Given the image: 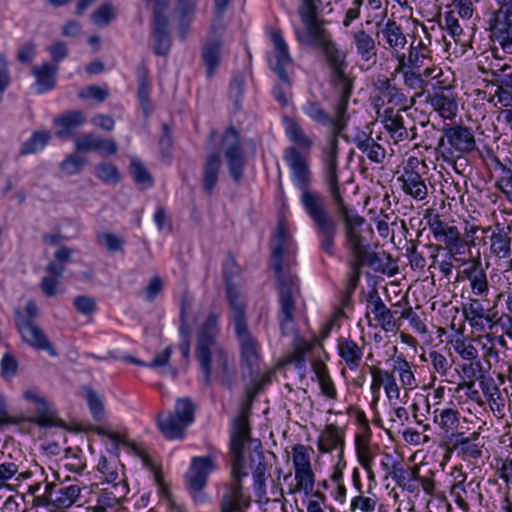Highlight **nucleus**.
Listing matches in <instances>:
<instances>
[{
	"instance_id": "f3484780",
	"label": "nucleus",
	"mask_w": 512,
	"mask_h": 512,
	"mask_svg": "<svg viewBox=\"0 0 512 512\" xmlns=\"http://www.w3.org/2000/svg\"><path fill=\"white\" fill-rule=\"evenodd\" d=\"M419 166L423 169L426 168L424 162H420L417 159H410L407 167L404 168L402 175L398 178V181L402 183V190L409 196L416 200H424L428 194V188L423 179Z\"/></svg>"
},
{
	"instance_id": "2eb2a0df",
	"label": "nucleus",
	"mask_w": 512,
	"mask_h": 512,
	"mask_svg": "<svg viewBox=\"0 0 512 512\" xmlns=\"http://www.w3.org/2000/svg\"><path fill=\"white\" fill-rule=\"evenodd\" d=\"M270 39L274 46V52L268 58L269 66L279 77L280 81L286 85L287 89H290L291 81L285 69L293 63V59L289 54L288 45L278 30L270 32Z\"/></svg>"
},
{
	"instance_id": "7c9ffc66",
	"label": "nucleus",
	"mask_w": 512,
	"mask_h": 512,
	"mask_svg": "<svg viewBox=\"0 0 512 512\" xmlns=\"http://www.w3.org/2000/svg\"><path fill=\"white\" fill-rule=\"evenodd\" d=\"M59 67L56 64L44 62L32 68L35 77V86L39 94L52 90L56 85V76Z\"/></svg>"
},
{
	"instance_id": "a18cd8bd",
	"label": "nucleus",
	"mask_w": 512,
	"mask_h": 512,
	"mask_svg": "<svg viewBox=\"0 0 512 512\" xmlns=\"http://www.w3.org/2000/svg\"><path fill=\"white\" fill-rule=\"evenodd\" d=\"M461 372L467 381L460 384V388L471 390L475 386V381L480 380L484 376V368L481 360H470L460 366Z\"/></svg>"
},
{
	"instance_id": "39448f33",
	"label": "nucleus",
	"mask_w": 512,
	"mask_h": 512,
	"mask_svg": "<svg viewBox=\"0 0 512 512\" xmlns=\"http://www.w3.org/2000/svg\"><path fill=\"white\" fill-rule=\"evenodd\" d=\"M195 419V405L188 397L176 400L173 412H161L157 416V424L161 433L169 440H180L185 430Z\"/></svg>"
},
{
	"instance_id": "cd10ccee",
	"label": "nucleus",
	"mask_w": 512,
	"mask_h": 512,
	"mask_svg": "<svg viewBox=\"0 0 512 512\" xmlns=\"http://www.w3.org/2000/svg\"><path fill=\"white\" fill-rule=\"evenodd\" d=\"M389 476L403 490L410 493L418 491V486L415 484V479L418 478L417 467L405 466L400 461L393 462L389 470Z\"/></svg>"
},
{
	"instance_id": "5fc2aeb1",
	"label": "nucleus",
	"mask_w": 512,
	"mask_h": 512,
	"mask_svg": "<svg viewBox=\"0 0 512 512\" xmlns=\"http://www.w3.org/2000/svg\"><path fill=\"white\" fill-rule=\"evenodd\" d=\"M296 486L291 490L292 493L303 491L305 495L313 492L315 475L312 468L295 471Z\"/></svg>"
},
{
	"instance_id": "bf43d9fd",
	"label": "nucleus",
	"mask_w": 512,
	"mask_h": 512,
	"mask_svg": "<svg viewBox=\"0 0 512 512\" xmlns=\"http://www.w3.org/2000/svg\"><path fill=\"white\" fill-rule=\"evenodd\" d=\"M310 450L312 449L302 444H297L293 447L292 460L295 471L312 468L310 463Z\"/></svg>"
},
{
	"instance_id": "ea45409f",
	"label": "nucleus",
	"mask_w": 512,
	"mask_h": 512,
	"mask_svg": "<svg viewBox=\"0 0 512 512\" xmlns=\"http://www.w3.org/2000/svg\"><path fill=\"white\" fill-rule=\"evenodd\" d=\"M319 50L323 52L331 74L345 70L347 66L346 53L338 47L333 38Z\"/></svg>"
},
{
	"instance_id": "58836bf2",
	"label": "nucleus",
	"mask_w": 512,
	"mask_h": 512,
	"mask_svg": "<svg viewBox=\"0 0 512 512\" xmlns=\"http://www.w3.org/2000/svg\"><path fill=\"white\" fill-rule=\"evenodd\" d=\"M353 43L357 54L363 61H371L376 59L377 49L374 38L364 29H360L353 33Z\"/></svg>"
},
{
	"instance_id": "72a5a7b5",
	"label": "nucleus",
	"mask_w": 512,
	"mask_h": 512,
	"mask_svg": "<svg viewBox=\"0 0 512 512\" xmlns=\"http://www.w3.org/2000/svg\"><path fill=\"white\" fill-rule=\"evenodd\" d=\"M66 270V266L49 262L45 267L46 275L40 282V288L47 297H54L59 292L61 278Z\"/></svg>"
},
{
	"instance_id": "f8f14e48",
	"label": "nucleus",
	"mask_w": 512,
	"mask_h": 512,
	"mask_svg": "<svg viewBox=\"0 0 512 512\" xmlns=\"http://www.w3.org/2000/svg\"><path fill=\"white\" fill-rule=\"evenodd\" d=\"M241 349V371L243 377H252L261 371L259 348L248 327L235 330Z\"/></svg>"
},
{
	"instance_id": "4c0bfd02",
	"label": "nucleus",
	"mask_w": 512,
	"mask_h": 512,
	"mask_svg": "<svg viewBox=\"0 0 512 512\" xmlns=\"http://www.w3.org/2000/svg\"><path fill=\"white\" fill-rule=\"evenodd\" d=\"M397 70L404 68L420 70L427 62L431 61L430 51L416 50L414 46H409L408 53H401L396 58Z\"/></svg>"
},
{
	"instance_id": "13d9d810",
	"label": "nucleus",
	"mask_w": 512,
	"mask_h": 512,
	"mask_svg": "<svg viewBox=\"0 0 512 512\" xmlns=\"http://www.w3.org/2000/svg\"><path fill=\"white\" fill-rule=\"evenodd\" d=\"M84 398L87 401L93 418L100 421L104 417V404L101 397L92 388L85 387Z\"/></svg>"
},
{
	"instance_id": "5701e85b",
	"label": "nucleus",
	"mask_w": 512,
	"mask_h": 512,
	"mask_svg": "<svg viewBox=\"0 0 512 512\" xmlns=\"http://www.w3.org/2000/svg\"><path fill=\"white\" fill-rule=\"evenodd\" d=\"M366 301L367 308L374 314L375 320L384 331L391 332L397 328L394 312L385 305L376 289L368 292Z\"/></svg>"
},
{
	"instance_id": "4be33fe9",
	"label": "nucleus",
	"mask_w": 512,
	"mask_h": 512,
	"mask_svg": "<svg viewBox=\"0 0 512 512\" xmlns=\"http://www.w3.org/2000/svg\"><path fill=\"white\" fill-rule=\"evenodd\" d=\"M291 245V235L283 220L277 224L271 240V266L275 274L286 273L282 266V258Z\"/></svg>"
},
{
	"instance_id": "8fccbe9b",
	"label": "nucleus",
	"mask_w": 512,
	"mask_h": 512,
	"mask_svg": "<svg viewBox=\"0 0 512 512\" xmlns=\"http://www.w3.org/2000/svg\"><path fill=\"white\" fill-rule=\"evenodd\" d=\"M36 413L37 415L31 418L32 423L41 427L58 426L54 410L43 398L36 403Z\"/></svg>"
},
{
	"instance_id": "393cba45",
	"label": "nucleus",
	"mask_w": 512,
	"mask_h": 512,
	"mask_svg": "<svg viewBox=\"0 0 512 512\" xmlns=\"http://www.w3.org/2000/svg\"><path fill=\"white\" fill-rule=\"evenodd\" d=\"M76 152L98 151L103 156L114 155L118 146L113 139H103L94 133H86L75 140Z\"/></svg>"
},
{
	"instance_id": "c03bdc74",
	"label": "nucleus",
	"mask_w": 512,
	"mask_h": 512,
	"mask_svg": "<svg viewBox=\"0 0 512 512\" xmlns=\"http://www.w3.org/2000/svg\"><path fill=\"white\" fill-rule=\"evenodd\" d=\"M429 102L444 119H452L456 116L458 105L451 94H446L444 92L435 93L430 97Z\"/></svg>"
},
{
	"instance_id": "0eeeda50",
	"label": "nucleus",
	"mask_w": 512,
	"mask_h": 512,
	"mask_svg": "<svg viewBox=\"0 0 512 512\" xmlns=\"http://www.w3.org/2000/svg\"><path fill=\"white\" fill-rule=\"evenodd\" d=\"M490 40L495 58H500L498 48L505 54H512V11L497 10L489 20Z\"/></svg>"
},
{
	"instance_id": "9d476101",
	"label": "nucleus",
	"mask_w": 512,
	"mask_h": 512,
	"mask_svg": "<svg viewBox=\"0 0 512 512\" xmlns=\"http://www.w3.org/2000/svg\"><path fill=\"white\" fill-rule=\"evenodd\" d=\"M331 85L336 93L333 111L337 115L338 128L345 129L350 118L347 108L354 87L353 80L344 70L331 74Z\"/></svg>"
},
{
	"instance_id": "0e129e2a",
	"label": "nucleus",
	"mask_w": 512,
	"mask_h": 512,
	"mask_svg": "<svg viewBox=\"0 0 512 512\" xmlns=\"http://www.w3.org/2000/svg\"><path fill=\"white\" fill-rule=\"evenodd\" d=\"M378 503L375 495L363 496L359 495L352 499L350 504V512H374Z\"/></svg>"
},
{
	"instance_id": "680f3d73",
	"label": "nucleus",
	"mask_w": 512,
	"mask_h": 512,
	"mask_svg": "<svg viewBox=\"0 0 512 512\" xmlns=\"http://www.w3.org/2000/svg\"><path fill=\"white\" fill-rule=\"evenodd\" d=\"M98 243L109 252H123L124 240L111 232H102L97 235Z\"/></svg>"
},
{
	"instance_id": "4d7b16f0",
	"label": "nucleus",
	"mask_w": 512,
	"mask_h": 512,
	"mask_svg": "<svg viewBox=\"0 0 512 512\" xmlns=\"http://www.w3.org/2000/svg\"><path fill=\"white\" fill-rule=\"evenodd\" d=\"M218 317L215 314H209L203 325L198 329L196 342L201 340L217 341L218 335Z\"/></svg>"
},
{
	"instance_id": "f03ea898",
	"label": "nucleus",
	"mask_w": 512,
	"mask_h": 512,
	"mask_svg": "<svg viewBox=\"0 0 512 512\" xmlns=\"http://www.w3.org/2000/svg\"><path fill=\"white\" fill-rule=\"evenodd\" d=\"M245 451H249V467L253 474L254 488L260 495L265 493V457L261 442L252 439L248 411L242 409L233 422L230 437L231 482L226 484L219 503L220 512H245L251 498L244 492L243 478L248 476L245 466Z\"/></svg>"
},
{
	"instance_id": "9b49d317",
	"label": "nucleus",
	"mask_w": 512,
	"mask_h": 512,
	"mask_svg": "<svg viewBox=\"0 0 512 512\" xmlns=\"http://www.w3.org/2000/svg\"><path fill=\"white\" fill-rule=\"evenodd\" d=\"M406 109L394 111L388 108L384 111L383 125L395 142L414 140L416 138L415 122L408 115L403 114Z\"/></svg>"
},
{
	"instance_id": "20e7f679",
	"label": "nucleus",
	"mask_w": 512,
	"mask_h": 512,
	"mask_svg": "<svg viewBox=\"0 0 512 512\" xmlns=\"http://www.w3.org/2000/svg\"><path fill=\"white\" fill-rule=\"evenodd\" d=\"M196 359L203 374V381L206 386L212 384V375H218L223 385L231 387L233 373L229 369L228 355L218 341L201 340L196 342Z\"/></svg>"
},
{
	"instance_id": "dca6fc26",
	"label": "nucleus",
	"mask_w": 512,
	"mask_h": 512,
	"mask_svg": "<svg viewBox=\"0 0 512 512\" xmlns=\"http://www.w3.org/2000/svg\"><path fill=\"white\" fill-rule=\"evenodd\" d=\"M442 131L443 137L439 140V146H442L446 139L451 149L461 155L469 154L477 149L476 139L470 127L447 125Z\"/></svg>"
},
{
	"instance_id": "473e14b6",
	"label": "nucleus",
	"mask_w": 512,
	"mask_h": 512,
	"mask_svg": "<svg viewBox=\"0 0 512 512\" xmlns=\"http://www.w3.org/2000/svg\"><path fill=\"white\" fill-rule=\"evenodd\" d=\"M318 449L321 453H329L340 449V456L344 449V432L334 424L327 425L318 439Z\"/></svg>"
},
{
	"instance_id": "1a4fd4ad",
	"label": "nucleus",
	"mask_w": 512,
	"mask_h": 512,
	"mask_svg": "<svg viewBox=\"0 0 512 512\" xmlns=\"http://www.w3.org/2000/svg\"><path fill=\"white\" fill-rule=\"evenodd\" d=\"M145 2L154 4L152 27L154 53L158 56H166L171 48V38L168 31L169 20L165 15L168 0H145Z\"/></svg>"
},
{
	"instance_id": "7ed1b4c3",
	"label": "nucleus",
	"mask_w": 512,
	"mask_h": 512,
	"mask_svg": "<svg viewBox=\"0 0 512 512\" xmlns=\"http://www.w3.org/2000/svg\"><path fill=\"white\" fill-rule=\"evenodd\" d=\"M341 221L344 225L347 247L355 256V259L352 261L358 264L360 269L367 265L377 272L384 273L387 268L384 261H389L390 256L385 252L377 253L368 250L369 244L360 231V227L364 224L365 219L357 212H354L341 218Z\"/></svg>"
},
{
	"instance_id": "6e6552de",
	"label": "nucleus",
	"mask_w": 512,
	"mask_h": 512,
	"mask_svg": "<svg viewBox=\"0 0 512 512\" xmlns=\"http://www.w3.org/2000/svg\"><path fill=\"white\" fill-rule=\"evenodd\" d=\"M275 277L279 293L280 324L283 327L294 320L295 298L299 295L300 289L297 277L289 272L275 274Z\"/></svg>"
},
{
	"instance_id": "2f4dec72",
	"label": "nucleus",
	"mask_w": 512,
	"mask_h": 512,
	"mask_svg": "<svg viewBox=\"0 0 512 512\" xmlns=\"http://www.w3.org/2000/svg\"><path fill=\"white\" fill-rule=\"evenodd\" d=\"M339 357L345 362L350 370L359 367L363 356V349L351 338L340 337L337 340Z\"/></svg>"
},
{
	"instance_id": "774afa93",
	"label": "nucleus",
	"mask_w": 512,
	"mask_h": 512,
	"mask_svg": "<svg viewBox=\"0 0 512 512\" xmlns=\"http://www.w3.org/2000/svg\"><path fill=\"white\" fill-rule=\"evenodd\" d=\"M240 267L233 256L229 255L223 264V277L225 286H236L234 279L239 277Z\"/></svg>"
},
{
	"instance_id": "338daca9",
	"label": "nucleus",
	"mask_w": 512,
	"mask_h": 512,
	"mask_svg": "<svg viewBox=\"0 0 512 512\" xmlns=\"http://www.w3.org/2000/svg\"><path fill=\"white\" fill-rule=\"evenodd\" d=\"M97 178L105 183H117L120 180L116 166L109 163H100L95 167Z\"/></svg>"
},
{
	"instance_id": "37998d69",
	"label": "nucleus",
	"mask_w": 512,
	"mask_h": 512,
	"mask_svg": "<svg viewBox=\"0 0 512 512\" xmlns=\"http://www.w3.org/2000/svg\"><path fill=\"white\" fill-rule=\"evenodd\" d=\"M138 91L137 97L145 117H149L152 111L150 103V81L148 76V69L145 65H140L137 68Z\"/></svg>"
},
{
	"instance_id": "49530a36",
	"label": "nucleus",
	"mask_w": 512,
	"mask_h": 512,
	"mask_svg": "<svg viewBox=\"0 0 512 512\" xmlns=\"http://www.w3.org/2000/svg\"><path fill=\"white\" fill-rule=\"evenodd\" d=\"M434 422L445 433L453 432L460 423L459 412L452 408L436 409L434 411Z\"/></svg>"
},
{
	"instance_id": "09e8293b",
	"label": "nucleus",
	"mask_w": 512,
	"mask_h": 512,
	"mask_svg": "<svg viewBox=\"0 0 512 512\" xmlns=\"http://www.w3.org/2000/svg\"><path fill=\"white\" fill-rule=\"evenodd\" d=\"M50 139L51 134L48 131H35L31 137L21 145L19 154L25 156L37 153L49 143Z\"/></svg>"
},
{
	"instance_id": "a878e982",
	"label": "nucleus",
	"mask_w": 512,
	"mask_h": 512,
	"mask_svg": "<svg viewBox=\"0 0 512 512\" xmlns=\"http://www.w3.org/2000/svg\"><path fill=\"white\" fill-rule=\"evenodd\" d=\"M462 263L468 264L463 273L470 282L472 293L480 297L486 296L489 291V284L480 258H472L469 261L463 260Z\"/></svg>"
},
{
	"instance_id": "603ef678",
	"label": "nucleus",
	"mask_w": 512,
	"mask_h": 512,
	"mask_svg": "<svg viewBox=\"0 0 512 512\" xmlns=\"http://www.w3.org/2000/svg\"><path fill=\"white\" fill-rule=\"evenodd\" d=\"M314 345V342L310 343L301 337H296L293 342V352L289 362L293 363L298 369L305 367V356L313 349Z\"/></svg>"
},
{
	"instance_id": "a211bd4d",
	"label": "nucleus",
	"mask_w": 512,
	"mask_h": 512,
	"mask_svg": "<svg viewBox=\"0 0 512 512\" xmlns=\"http://www.w3.org/2000/svg\"><path fill=\"white\" fill-rule=\"evenodd\" d=\"M54 488V483H47L44 494L35 498L37 505H52L57 509L69 508L77 501L81 492L80 487L75 484L60 487L57 491H54Z\"/></svg>"
},
{
	"instance_id": "f257e3e1",
	"label": "nucleus",
	"mask_w": 512,
	"mask_h": 512,
	"mask_svg": "<svg viewBox=\"0 0 512 512\" xmlns=\"http://www.w3.org/2000/svg\"><path fill=\"white\" fill-rule=\"evenodd\" d=\"M285 134L295 144L285 148L283 158L291 171V180L300 191V203L313 223L319 240V249L333 257L339 225L331 214L325 197L310 189L312 173L309 168V154L313 140L300 124L291 117L283 118Z\"/></svg>"
},
{
	"instance_id": "864d4df0",
	"label": "nucleus",
	"mask_w": 512,
	"mask_h": 512,
	"mask_svg": "<svg viewBox=\"0 0 512 512\" xmlns=\"http://www.w3.org/2000/svg\"><path fill=\"white\" fill-rule=\"evenodd\" d=\"M221 44L219 41L207 43L203 47V60L207 67V75L211 77L220 61Z\"/></svg>"
},
{
	"instance_id": "6e6d98bb",
	"label": "nucleus",
	"mask_w": 512,
	"mask_h": 512,
	"mask_svg": "<svg viewBox=\"0 0 512 512\" xmlns=\"http://www.w3.org/2000/svg\"><path fill=\"white\" fill-rule=\"evenodd\" d=\"M356 454L360 465L367 471L370 479H374V473L372 471L373 453L370 450L369 445L364 442L360 436L356 437L355 440Z\"/></svg>"
},
{
	"instance_id": "b1692460",
	"label": "nucleus",
	"mask_w": 512,
	"mask_h": 512,
	"mask_svg": "<svg viewBox=\"0 0 512 512\" xmlns=\"http://www.w3.org/2000/svg\"><path fill=\"white\" fill-rule=\"evenodd\" d=\"M493 77L492 85L496 87L495 97L504 106H508L512 101V67L510 64H504L490 71Z\"/></svg>"
},
{
	"instance_id": "4468645a",
	"label": "nucleus",
	"mask_w": 512,
	"mask_h": 512,
	"mask_svg": "<svg viewBox=\"0 0 512 512\" xmlns=\"http://www.w3.org/2000/svg\"><path fill=\"white\" fill-rule=\"evenodd\" d=\"M376 29L378 44L384 49L390 50L397 58L407 44L402 26L394 19H388L386 22H377Z\"/></svg>"
},
{
	"instance_id": "412c9836",
	"label": "nucleus",
	"mask_w": 512,
	"mask_h": 512,
	"mask_svg": "<svg viewBox=\"0 0 512 512\" xmlns=\"http://www.w3.org/2000/svg\"><path fill=\"white\" fill-rule=\"evenodd\" d=\"M18 331L29 346L36 350H46L51 356H57V351L52 346L43 330L31 319L17 321Z\"/></svg>"
},
{
	"instance_id": "de8ad7c7",
	"label": "nucleus",
	"mask_w": 512,
	"mask_h": 512,
	"mask_svg": "<svg viewBox=\"0 0 512 512\" xmlns=\"http://www.w3.org/2000/svg\"><path fill=\"white\" fill-rule=\"evenodd\" d=\"M129 172L135 184L141 189H147L153 186V177L140 159L135 157L131 159Z\"/></svg>"
},
{
	"instance_id": "79ce46f5",
	"label": "nucleus",
	"mask_w": 512,
	"mask_h": 512,
	"mask_svg": "<svg viewBox=\"0 0 512 512\" xmlns=\"http://www.w3.org/2000/svg\"><path fill=\"white\" fill-rule=\"evenodd\" d=\"M221 167V158L219 154H210L205 161L203 169V190L207 194H212L218 182V175Z\"/></svg>"
},
{
	"instance_id": "052dcab7",
	"label": "nucleus",
	"mask_w": 512,
	"mask_h": 512,
	"mask_svg": "<svg viewBox=\"0 0 512 512\" xmlns=\"http://www.w3.org/2000/svg\"><path fill=\"white\" fill-rule=\"evenodd\" d=\"M452 345L455 352L465 361L476 360L479 357L476 346L470 340L458 338Z\"/></svg>"
},
{
	"instance_id": "6ab92c4d",
	"label": "nucleus",
	"mask_w": 512,
	"mask_h": 512,
	"mask_svg": "<svg viewBox=\"0 0 512 512\" xmlns=\"http://www.w3.org/2000/svg\"><path fill=\"white\" fill-rule=\"evenodd\" d=\"M216 468L215 457L212 454L192 458L187 473V485L190 491L200 492L204 489L208 476Z\"/></svg>"
},
{
	"instance_id": "bb28decb",
	"label": "nucleus",
	"mask_w": 512,
	"mask_h": 512,
	"mask_svg": "<svg viewBox=\"0 0 512 512\" xmlns=\"http://www.w3.org/2000/svg\"><path fill=\"white\" fill-rule=\"evenodd\" d=\"M490 253L498 259H508L512 255L511 248V227H501L499 224L494 229L491 228Z\"/></svg>"
},
{
	"instance_id": "c85d7f7f",
	"label": "nucleus",
	"mask_w": 512,
	"mask_h": 512,
	"mask_svg": "<svg viewBox=\"0 0 512 512\" xmlns=\"http://www.w3.org/2000/svg\"><path fill=\"white\" fill-rule=\"evenodd\" d=\"M86 121L84 113L80 110H71L54 119L55 125L58 126L56 136L61 139H68L74 135L77 128L82 126Z\"/></svg>"
},
{
	"instance_id": "e433bc0d",
	"label": "nucleus",
	"mask_w": 512,
	"mask_h": 512,
	"mask_svg": "<svg viewBox=\"0 0 512 512\" xmlns=\"http://www.w3.org/2000/svg\"><path fill=\"white\" fill-rule=\"evenodd\" d=\"M302 110L304 114L310 118L312 121L322 124V125H332L334 131L342 132L344 129L338 128L337 115L334 114L332 117L326 109L322 106V104L318 101H308L306 102Z\"/></svg>"
},
{
	"instance_id": "e2e57ef3",
	"label": "nucleus",
	"mask_w": 512,
	"mask_h": 512,
	"mask_svg": "<svg viewBox=\"0 0 512 512\" xmlns=\"http://www.w3.org/2000/svg\"><path fill=\"white\" fill-rule=\"evenodd\" d=\"M395 72L401 73L404 78V83L407 87L413 89L422 91L424 89L425 80L422 78V74L420 73V70L415 69H409L404 68L403 70H397V67L395 68Z\"/></svg>"
},
{
	"instance_id": "aec40b11",
	"label": "nucleus",
	"mask_w": 512,
	"mask_h": 512,
	"mask_svg": "<svg viewBox=\"0 0 512 512\" xmlns=\"http://www.w3.org/2000/svg\"><path fill=\"white\" fill-rule=\"evenodd\" d=\"M324 182L327 186V191L333 204L336 207V211L340 219L356 212L354 209L349 208L345 204L343 196L340 192L336 160L324 161Z\"/></svg>"
},
{
	"instance_id": "423d86ee",
	"label": "nucleus",
	"mask_w": 512,
	"mask_h": 512,
	"mask_svg": "<svg viewBox=\"0 0 512 512\" xmlns=\"http://www.w3.org/2000/svg\"><path fill=\"white\" fill-rule=\"evenodd\" d=\"M319 10L300 15L304 29L297 28V41L314 49H320L332 39V34L324 27L325 21L318 16Z\"/></svg>"
},
{
	"instance_id": "3c124183",
	"label": "nucleus",
	"mask_w": 512,
	"mask_h": 512,
	"mask_svg": "<svg viewBox=\"0 0 512 512\" xmlns=\"http://www.w3.org/2000/svg\"><path fill=\"white\" fill-rule=\"evenodd\" d=\"M313 370L319 382L321 392L330 399H336V389L326 366L322 363H314Z\"/></svg>"
},
{
	"instance_id": "a19ab883",
	"label": "nucleus",
	"mask_w": 512,
	"mask_h": 512,
	"mask_svg": "<svg viewBox=\"0 0 512 512\" xmlns=\"http://www.w3.org/2000/svg\"><path fill=\"white\" fill-rule=\"evenodd\" d=\"M489 159L495 164L496 169L501 170V176L497 180V188L505 195L506 199L512 204V162L502 165L499 157L492 150L487 152Z\"/></svg>"
},
{
	"instance_id": "c9c22d12",
	"label": "nucleus",
	"mask_w": 512,
	"mask_h": 512,
	"mask_svg": "<svg viewBox=\"0 0 512 512\" xmlns=\"http://www.w3.org/2000/svg\"><path fill=\"white\" fill-rule=\"evenodd\" d=\"M354 144L374 163L379 164L385 158V149L365 132H360L355 136Z\"/></svg>"
},
{
	"instance_id": "c756f323",
	"label": "nucleus",
	"mask_w": 512,
	"mask_h": 512,
	"mask_svg": "<svg viewBox=\"0 0 512 512\" xmlns=\"http://www.w3.org/2000/svg\"><path fill=\"white\" fill-rule=\"evenodd\" d=\"M438 241L444 243L448 254L455 260H458L456 256L462 254L466 246L474 247L476 245L473 238L467 241L463 240L457 227L452 225L446 227Z\"/></svg>"
},
{
	"instance_id": "f704fd0d",
	"label": "nucleus",
	"mask_w": 512,
	"mask_h": 512,
	"mask_svg": "<svg viewBox=\"0 0 512 512\" xmlns=\"http://www.w3.org/2000/svg\"><path fill=\"white\" fill-rule=\"evenodd\" d=\"M226 296L232 311L234 328L241 329L248 327L245 314V302L237 286L226 287Z\"/></svg>"
},
{
	"instance_id": "ddd939ff",
	"label": "nucleus",
	"mask_w": 512,
	"mask_h": 512,
	"mask_svg": "<svg viewBox=\"0 0 512 512\" xmlns=\"http://www.w3.org/2000/svg\"><path fill=\"white\" fill-rule=\"evenodd\" d=\"M222 143L229 173L235 182H239L243 176L245 162L240 135L237 130L233 127L228 128L223 136Z\"/></svg>"
},
{
	"instance_id": "69168bd1",
	"label": "nucleus",
	"mask_w": 512,
	"mask_h": 512,
	"mask_svg": "<svg viewBox=\"0 0 512 512\" xmlns=\"http://www.w3.org/2000/svg\"><path fill=\"white\" fill-rule=\"evenodd\" d=\"M85 162L78 154H70L60 163V169L67 175H75L83 169Z\"/></svg>"
}]
</instances>
